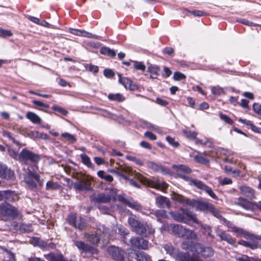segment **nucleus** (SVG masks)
<instances>
[{
	"instance_id": "obj_32",
	"label": "nucleus",
	"mask_w": 261,
	"mask_h": 261,
	"mask_svg": "<svg viewBox=\"0 0 261 261\" xmlns=\"http://www.w3.org/2000/svg\"><path fill=\"white\" fill-rule=\"evenodd\" d=\"M148 167L150 169L156 172H165L166 171V169L164 168V167L162 166L155 163H154L153 162H148Z\"/></svg>"
},
{
	"instance_id": "obj_20",
	"label": "nucleus",
	"mask_w": 261,
	"mask_h": 261,
	"mask_svg": "<svg viewBox=\"0 0 261 261\" xmlns=\"http://www.w3.org/2000/svg\"><path fill=\"white\" fill-rule=\"evenodd\" d=\"M147 215L151 216L152 218H154L153 216H154L157 219L158 221L161 223H162L161 217H167L166 212L165 210H151Z\"/></svg>"
},
{
	"instance_id": "obj_18",
	"label": "nucleus",
	"mask_w": 261,
	"mask_h": 261,
	"mask_svg": "<svg viewBox=\"0 0 261 261\" xmlns=\"http://www.w3.org/2000/svg\"><path fill=\"white\" fill-rule=\"evenodd\" d=\"M217 235L220 238L221 241H226L231 245L237 246V245L235 244L234 240L229 234L227 233L224 230H220L218 232Z\"/></svg>"
},
{
	"instance_id": "obj_27",
	"label": "nucleus",
	"mask_w": 261,
	"mask_h": 261,
	"mask_svg": "<svg viewBox=\"0 0 261 261\" xmlns=\"http://www.w3.org/2000/svg\"><path fill=\"white\" fill-rule=\"evenodd\" d=\"M3 255V259L4 261H15L14 254L7 249L2 248Z\"/></svg>"
},
{
	"instance_id": "obj_49",
	"label": "nucleus",
	"mask_w": 261,
	"mask_h": 261,
	"mask_svg": "<svg viewBox=\"0 0 261 261\" xmlns=\"http://www.w3.org/2000/svg\"><path fill=\"white\" fill-rule=\"evenodd\" d=\"M194 159L195 161H196L197 162L204 165H206L208 164L209 162L208 160L206 159L205 158L198 154L195 155L194 156Z\"/></svg>"
},
{
	"instance_id": "obj_57",
	"label": "nucleus",
	"mask_w": 261,
	"mask_h": 261,
	"mask_svg": "<svg viewBox=\"0 0 261 261\" xmlns=\"http://www.w3.org/2000/svg\"><path fill=\"white\" fill-rule=\"evenodd\" d=\"M166 140L169 143L170 145L174 147H178L179 145L178 142L175 141L174 139L170 136H167L166 137Z\"/></svg>"
},
{
	"instance_id": "obj_41",
	"label": "nucleus",
	"mask_w": 261,
	"mask_h": 261,
	"mask_svg": "<svg viewBox=\"0 0 261 261\" xmlns=\"http://www.w3.org/2000/svg\"><path fill=\"white\" fill-rule=\"evenodd\" d=\"M178 175L182 179H184L186 181H187L189 182V183H190V184L191 185H194L195 187H196V182L200 181V180H197V179H193L189 177V176L186 175L185 174V173H178Z\"/></svg>"
},
{
	"instance_id": "obj_31",
	"label": "nucleus",
	"mask_w": 261,
	"mask_h": 261,
	"mask_svg": "<svg viewBox=\"0 0 261 261\" xmlns=\"http://www.w3.org/2000/svg\"><path fill=\"white\" fill-rule=\"evenodd\" d=\"M160 69L159 66L155 65H150L148 67V71L151 75L150 78L155 79L159 74Z\"/></svg>"
},
{
	"instance_id": "obj_6",
	"label": "nucleus",
	"mask_w": 261,
	"mask_h": 261,
	"mask_svg": "<svg viewBox=\"0 0 261 261\" xmlns=\"http://www.w3.org/2000/svg\"><path fill=\"white\" fill-rule=\"evenodd\" d=\"M108 252L117 261H131L124 251L118 247L110 246Z\"/></svg>"
},
{
	"instance_id": "obj_7",
	"label": "nucleus",
	"mask_w": 261,
	"mask_h": 261,
	"mask_svg": "<svg viewBox=\"0 0 261 261\" xmlns=\"http://www.w3.org/2000/svg\"><path fill=\"white\" fill-rule=\"evenodd\" d=\"M34 179L38 183L40 186L43 185V180L40 178L39 175L36 172H33L28 169V172L24 177L25 182L32 188H36L37 184Z\"/></svg>"
},
{
	"instance_id": "obj_15",
	"label": "nucleus",
	"mask_w": 261,
	"mask_h": 261,
	"mask_svg": "<svg viewBox=\"0 0 261 261\" xmlns=\"http://www.w3.org/2000/svg\"><path fill=\"white\" fill-rule=\"evenodd\" d=\"M119 82L122 84L126 89H128L131 91L137 90V85L134 84L132 81L127 77H122L120 74H118Z\"/></svg>"
},
{
	"instance_id": "obj_13",
	"label": "nucleus",
	"mask_w": 261,
	"mask_h": 261,
	"mask_svg": "<svg viewBox=\"0 0 261 261\" xmlns=\"http://www.w3.org/2000/svg\"><path fill=\"white\" fill-rule=\"evenodd\" d=\"M73 187L76 191H89L91 190L90 184L87 179H83L73 184Z\"/></svg>"
},
{
	"instance_id": "obj_42",
	"label": "nucleus",
	"mask_w": 261,
	"mask_h": 261,
	"mask_svg": "<svg viewBox=\"0 0 261 261\" xmlns=\"http://www.w3.org/2000/svg\"><path fill=\"white\" fill-rule=\"evenodd\" d=\"M173 199L174 200L178 201L181 203L186 204H187L189 205V203H191L192 202V200L186 199L185 197H184L181 195H177L174 196L173 197Z\"/></svg>"
},
{
	"instance_id": "obj_39",
	"label": "nucleus",
	"mask_w": 261,
	"mask_h": 261,
	"mask_svg": "<svg viewBox=\"0 0 261 261\" xmlns=\"http://www.w3.org/2000/svg\"><path fill=\"white\" fill-rule=\"evenodd\" d=\"M80 156L82 162L84 165H85L88 168H93V165L91 162L90 158L86 154L82 153L80 155Z\"/></svg>"
},
{
	"instance_id": "obj_59",
	"label": "nucleus",
	"mask_w": 261,
	"mask_h": 261,
	"mask_svg": "<svg viewBox=\"0 0 261 261\" xmlns=\"http://www.w3.org/2000/svg\"><path fill=\"white\" fill-rule=\"evenodd\" d=\"M134 68L137 70L144 71L146 67L142 62H139L135 61L134 62Z\"/></svg>"
},
{
	"instance_id": "obj_47",
	"label": "nucleus",
	"mask_w": 261,
	"mask_h": 261,
	"mask_svg": "<svg viewBox=\"0 0 261 261\" xmlns=\"http://www.w3.org/2000/svg\"><path fill=\"white\" fill-rule=\"evenodd\" d=\"M61 137L66 139L67 141L73 143L76 142V139L75 137L68 133H64L61 134Z\"/></svg>"
},
{
	"instance_id": "obj_16",
	"label": "nucleus",
	"mask_w": 261,
	"mask_h": 261,
	"mask_svg": "<svg viewBox=\"0 0 261 261\" xmlns=\"http://www.w3.org/2000/svg\"><path fill=\"white\" fill-rule=\"evenodd\" d=\"M14 173L7 166L0 162V177L5 179H11Z\"/></svg>"
},
{
	"instance_id": "obj_53",
	"label": "nucleus",
	"mask_w": 261,
	"mask_h": 261,
	"mask_svg": "<svg viewBox=\"0 0 261 261\" xmlns=\"http://www.w3.org/2000/svg\"><path fill=\"white\" fill-rule=\"evenodd\" d=\"M211 91L215 95H220L223 93V89L219 86L212 87Z\"/></svg>"
},
{
	"instance_id": "obj_24",
	"label": "nucleus",
	"mask_w": 261,
	"mask_h": 261,
	"mask_svg": "<svg viewBox=\"0 0 261 261\" xmlns=\"http://www.w3.org/2000/svg\"><path fill=\"white\" fill-rule=\"evenodd\" d=\"M108 98L110 101H117L121 102L125 100L124 96L119 93H109L108 95Z\"/></svg>"
},
{
	"instance_id": "obj_9",
	"label": "nucleus",
	"mask_w": 261,
	"mask_h": 261,
	"mask_svg": "<svg viewBox=\"0 0 261 261\" xmlns=\"http://www.w3.org/2000/svg\"><path fill=\"white\" fill-rule=\"evenodd\" d=\"M227 226L228 228L231 229V231L236 234L237 237H242L244 238L251 239L252 238L251 237H253V233L246 231L242 228L236 226L230 222L227 223Z\"/></svg>"
},
{
	"instance_id": "obj_40",
	"label": "nucleus",
	"mask_w": 261,
	"mask_h": 261,
	"mask_svg": "<svg viewBox=\"0 0 261 261\" xmlns=\"http://www.w3.org/2000/svg\"><path fill=\"white\" fill-rule=\"evenodd\" d=\"M19 229L21 232H29L33 231L32 226L31 224L21 223L19 225Z\"/></svg>"
},
{
	"instance_id": "obj_1",
	"label": "nucleus",
	"mask_w": 261,
	"mask_h": 261,
	"mask_svg": "<svg viewBox=\"0 0 261 261\" xmlns=\"http://www.w3.org/2000/svg\"><path fill=\"white\" fill-rule=\"evenodd\" d=\"M111 172L113 174H116L118 176L120 177H122L123 173H125L128 174V175L134 177L137 180H138L140 182L143 184V185L151 187L152 185L150 182V181L145 177L143 176L141 174L136 172L135 171H133V169L128 166H121L119 170H112Z\"/></svg>"
},
{
	"instance_id": "obj_3",
	"label": "nucleus",
	"mask_w": 261,
	"mask_h": 261,
	"mask_svg": "<svg viewBox=\"0 0 261 261\" xmlns=\"http://www.w3.org/2000/svg\"><path fill=\"white\" fill-rule=\"evenodd\" d=\"M18 215L19 212L15 206L7 202L0 203V217L13 220Z\"/></svg>"
},
{
	"instance_id": "obj_60",
	"label": "nucleus",
	"mask_w": 261,
	"mask_h": 261,
	"mask_svg": "<svg viewBox=\"0 0 261 261\" xmlns=\"http://www.w3.org/2000/svg\"><path fill=\"white\" fill-rule=\"evenodd\" d=\"M173 79L175 81H180L186 79V76L179 72H175L174 73Z\"/></svg>"
},
{
	"instance_id": "obj_30",
	"label": "nucleus",
	"mask_w": 261,
	"mask_h": 261,
	"mask_svg": "<svg viewBox=\"0 0 261 261\" xmlns=\"http://www.w3.org/2000/svg\"><path fill=\"white\" fill-rule=\"evenodd\" d=\"M137 234L141 235L143 237L147 236V228L146 224H144L141 222L138 225L134 230Z\"/></svg>"
},
{
	"instance_id": "obj_25",
	"label": "nucleus",
	"mask_w": 261,
	"mask_h": 261,
	"mask_svg": "<svg viewBox=\"0 0 261 261\" xmlns=\"http://www.w3.org/2000/svg\"><path fill=\"white\" fill-rule=\"evenodd\" d=\"M14 193L10 190L0 191V201L7 200L11 201L13 199Z\"/></svg>"
},
{
	"instance_id": "obj_48",
	"label": "nucleus",
	"mask_w": 261,
	"mask_h": 261,
	"mask_svg": "<svg viewBox=\"0 0 261 261\" xmlns=\"http://www.w3.org/2000/svg\"><path fill=\"white\" fill-rule=\"evenodd\" d=\"M127 221L129 225L132 227L134 230H135L136 228H137L141 222L133 217H129Z\"/></svg>"
},
{
	"instance_id": "obj_33",
	"label": "nucleus",
	"mask_w": 261,
	"mask_h": 261,
	"mask_svg": "<svg viewBox=\"0 0 261 261\" xmlns=\"http://www.w3.org/2000/svg\"><path fill=\"white\" fill-rule=\"evenodd\" d=\"M135 258L137 261H152L149 256L143 251H138Z\"/></svg>"
},
{
	"instance_id": "obj_12",
	"label": "nucleus",
	"mask_w": 261,
	"mask_h": 261,
	"mask_svg": "<svg viewBox=\"0 0 261 261\" xmlns=\"http://www.w3.org/2000/svg\"><path fill=\"white\" fill-rule=\"evenodd\" d=\"M252 238V239L246 238V239L250 240L249 241L240 240L239 241L238 244L252 250H254L258 248H261V244L259 245L258 242L256 241L255 235L253 233V237Z\"/></svg>"
},
{
	"instance_id": "obj_54",
	"label": "nucleus",
	"mask_w": 261,
	"mask_h": 261,
	"mask_svg": "<svg viewBox=\"0 0 261 261\" xmlns=\"http://www.w3.org/2000/svg\"><path fill=\"white\" fill-rule=\"evenodd\" d=\"M116 232L122 236H125L128 233V231L122 226H119L116 229Z\"/></svg>"
},
{
	"instance_id": "obj_51",
	"label": "nucleus",
	"mask_w": 261,
	"mask_h": 261,
	"mask_svg": "<svg viewBox=\"0 0 261 261\" xmlns=\"http://www.w3.org/2000/svg\"><path fill=\"white\" fill-rule=\"evenodd\" d=\"M219 116L220 118V119L225 122L226 123L229 124H232L233 123V120L228 116H227L226 115L222 113H220L219 114Z\"/></svg>"
},
{
	"instance_id": "obj_23",
	"label": "nucleus",
	"mask_w": 261,
	"mask_h": 261,
	"mask_svg": "<svg viewBox=\"0 0 261 261\" xmlns=\"http://www.w3.org/2000/svg\"><path fill=\"white\" fill-rule=\"evenodd\" d=\"M111 200V197L104 193H99L96 195L93 200L96 203H108Z\"/></svg>"
},
{
	"instance_id": "obj_36",
	"label": "nucleus",
	"mask_w": 261,
	"mask_h": 261,
	"mask_svg": "<svg viewBox=\"0 0 261 261\" xmlns=\"http://www.w3.org/2000/svg\"><path fill=\"white\" fill-rule=\"evenodd\" d=\"M240 201L236 202V204L241 206L246 210H249L252 207L251 202H249L245 199L239 198Z\"/></svg>"
},
{
	"instance_id": "obj_64",
	"label": "nucleus",
	"mask_w": 261,
	"mask_h": 261,
	"mask_svg": "<svg viewBox=\"0 0 261 261\" xmlns=\"http://www.w3.org/2000/svg\"><path fill=\"white\" fill-rule=\"evenodd\" d=\"M238 261H254V257H250L247 255L239 257L237 258Z\"/></svg>"
},
{
	"instance_id": "obj_8",
	"label": "nucleus",
	"mask_w": 261,
	"mask_h": 261,
	"mask_svg": "<svg viewBox=\"0 0 261 261\" xmlns=\"http://www.w3.org/2000/svg\"><path fill=\"white\" fill-rule=\"evenodd\" d=\"M68 222L70 225L81 230L86 227L85 220L81 217H79L78 218H76L74 214L69 215L68 217Z\"/></svg>"
},
{
	"instance_id": "obj_50",
	"label": "nucleus",
	"mask_w": 261,
	"mask_h": 261,
	"mask_svg": "<svg viewBox=\"0 0 261 261\" xmlns=\"http://www.w3.org/2000/svg\"><path fill=\"white\" fill-rule=\"evenodd\" d=\"M208 212L217 218L220 219L222 217L220 211L215 208L212 204L209 209Z\"/></svg>"
},
{
	"instance_id": "obj_44",
	"label": "nucleus",
	"mask_w": 261,
	"mask_h": 261,
	"mask_svg": "<svg viewBox=\"0 0 261 261\" xmlns=\"http://www.w3.org/2000/svg\"><path fill=\"white\" fill-rule=\"evenodd\" d=\"M126 205L129 207L136 211H140L142 208V206L140 204H139L137 201H135L133 200H128Z\"/></svg>"
},
{
	"instance_id": "obj_22",
	"label": "nucleus",
	"mask_w": 261,
	"mask_h": 261,
	"mask_svg": "<svg viewBox=\"0 0 261 261\" xmlns=\"http://www.w3.org/2000/svg\"><path fill=\"white\" fill-rule=\"evenodd\" d=\"M240 190L242 194L250 198H254V190L247 186H242L240 187Z\"/></svg>"
},
{
	"instance_id": "obj_35",
	"label": "nucleus",
	"mask_w": 261,
	"mask_h": 261,
	"mask_svg": "<svg viewBox=\"0 0 261 261\" xmlns=\"http://www.w3.org/2000/svg\"><path fill=\"white\" fill-rule=\"evenodd\" d=\"M27 118L34 123H40L41 119L40 117L33 112H28L26 115Z\"/></svg>"
},
{
	"instance_id": "obj_62",
	"label": "nucleus",
	"mask_w": 261,
	"mask_h": 261,
	"mask_svg": "<svg viewBox=\"0 0 261 261\" xmlns=\"http://www.w3.org/2000/svg\"><path fill=\"white\" fill-rule=\"evenodd\" d=\"M12 36V33L9 30H5L0 29V36L2 37H10Z\"/></svg>"
},
{
	"instance_id": "obj_55",
	"label": "nucleus",
	"mask_w": 261,
	"mask_h": 261,
	"mask_svg": "<svg viewBox=\"0 0 261 261\" xmlns=\"http://www.w3.org/2000/svg\"><path fill=\"white\" fill-rule=\"evenodd\" d=\"M86 69L93 73H96L98 71V67L92 64H86L85 66Z\"/></svg>"
},
{
	"instance_id": "obj_19",
	"label": "nucleus",
	"mask_w": 261,
	"mask_h": 261,
	"mask_svg": "<svg viewBox=\"0 0 261 261\" xmlns=\"http://www.w3.org/2000/svg\"><path fill=\"white\" fill-rule=\"evenodd\" d=\"M155 203L156 205L160 208H169L170 206L169 200L167 198L162 196H159L156 198Z\"/></svg>"
},
{
	"instance_id": "obj_37",
	"label": "nucleus",
	"mask_w": 261,
	"mask_h": 261,
	"mask_svg": "<svg viewBox=\"0 0 261 261\" xmlns=\"http://www.w3.org/2000/svg\"><path fill=\"white\" fill-rule=\"evenodd\" d=\"M173 168L176 170L177 174L184 172L186 173H189L191 172V169L188 166L184 165H173Z\"/></svg>"
},
{
	"instance_id": "obj_26",
	"label": "nucleus",
	"mask_w": 261,
	"mask_h": 261,
	"mask_svg": "<svg viewBox=\"0 0 261 261\" xmlns=\"http://www.w3.org/2000/svg\"><path fill=\"white\" fill-rule=\"evenodd\" d=\"M196 244L190 241H184L181 244V248L186 250H188L193 252H196Z\"/></svg>"
},
{
	"instance_id": "obj_46",
	"label": "nucleus",
	"mask_w": 261,
	"mask_h": 261,
	"mask_svg": "<svg viewBox=\"0 0 261 261\" xmlns=\"http://www.w3.org/2000/svg\"><path fill=\"white\" fill-rule=\"evenodd\" d=\"M154 182V187L157 189H165L168 187V185L163 181L155 179Z\"/></svg>"
},
{
	"instance_id": "obj_56",
	"label": "nucleus",
	"mask_w": 261,
	"mask_h": 261,
	"mask_svg": "<svg viewBox=\"0 0 261 261\" xmlns=\"http://www.w3.org/2000/svg\"><path fill=\"white\" fill-rule=\"evenodd\" d=\"M3 135L4 137H7V138H8L10 140L12 141L14 143H15L16 144H19L18 141L15 140V138L12 136L10 132L6 131V130H4L3 132Z\"/></svg>"
},
{
	"instance_id": "obj_28",
	"label": "nucleus",
	"mask_w": 261,
	"mask_h": 261,
	"mask_svg": "<svg viewBox=\"0 0 261 261\" xmlns=\"http://www.w3.org/2000/svg\"><path fill=\"white\" fill-rule=\"evenodd\" d=\"M44 256L48 261H62V254L61 253H50Z\"/></svg>"
},
{
	"instance_id": "obj_11",
	"label": "nucleus",
	"mask_w": 261,
	"mask_h": 261,
	"mask_svg": "<svg viewBox=\"0 0 261 261\" xmlns=\"http://www.w3.org/2000/svg\"><path fill=\"white\" fill-rule=\"evenodd\" d=\"M74 245L81 252L90 253L94 254L97 252V250L93 247L86 244L81 241H74Z\"/></svg>"
},
{
	"instance_id": "obj_17",
	"label": "nucleus",
	"mask_w": 261,
	"mask_h": 261,
	"mask_svg": "<svg viewBox=\"0 0 261 261\" xmlns=\"http://www.w3.org/2000/svg\"><path fill=\"white\" fill-rule=\"evenodd\" d=\"M196 187L200 190L204 191L210 196H211L212 198L215 200H217L218 197L214 193L212 189L205 185L202 181H196Z\"/></svg>"
},
{
	"instance_id": "obj_34",
	"label": "nucleus",
	"mask_w": 261,
	"mask_h": 261,
	"mask_svg": "<svg viewBox=\"0 0 261 261\" xmlns=\"http://www.w3.org/2000/svg\"><path fill=\"white\" fill-rule=\"evenodd\" d=\"M176 257H178L180 261H194L196 258V257H190L188 253L178 252Z\"/></svg>"
},
{
	"instance_id": "obj_4",
	"label": "nucleus",
	"mask_w": 261,
	"mask_h": 261,
	"mask_svg": "<svg viewBox=\"0 0 261 261\" xmlns=\"http://www.w3.org/2000/svg\"><path fill=\"white\" fill-rule=\"evenodd\" d=\"M40 159V156L38 154L26 148L23 149L19 153V162L21 164L27 165L29 161L34 164H37Z\"/></svg>"
},
{
	"instance_id": "obj_45",
	"label": "nucleus",
	"mask_w": 261,
	"mask_h": 261,
	"mask_svg": "<svg viewBox=\"0 0 261 261\" xmlns=\"http://www.w3.org/2000/svg\"><path fill=\"white\" fill-rule=\"evenodd\" d=\"M140 238L133 237L130 239L129 242L133 247L140 249Z\"/></svg>"
},
{
	"instance_id": "obj_21",
	"label": "nucleus",
	"mask_w": 261,
	"mask_h": 261,
	"mask_svg": "<svg viewBox=\"0 0 261 261\" xmlns=\"http://www.w3.org/2000/svg\"><path fill=\"white\" fill-rule=\"evenodd\" d=\"M84 238L89 242L92 244H97L100 240V237L97 233L89 234L87 232L84 233Z\"/></svg>"
},
{
	"instance_id": "obj_10",
	"label": "nucleus",
	"mask_w": 261,
	"mask_h": 261,
	"mask_svg": "<svg viewBox=\"0 0 261 261\" xmlns=\"http://www.w3.org/2000/svg\"><path fill=\"white\" fill-rule=\"evenodd\" d=\"M195 253L201 255L203 257L207 258L214 254V250L210 247H204L200 243H196Z\"/></svg>"
},
{
	"instance_id": "obj_61",
	"label": "nucleus",
	"mask_w": 261,
	"mask_h": 261,
	"mask_svg": "<svg viewBox=\"0 0 261 261\" xmlns=\"http://www.w3.org/2000/svg\"><path fill=\"white\" fill-rule=\"evenodd\" d=\"M103 74L107 78H112L115 75V73L110 69H106L103 70Z\"/></svg>"
},
{
	"instance_id": "obj_43",
	"label": "nucleus",
	"mask_w": 261,
	"mask_h": 261,
	"mask_svg": "<svg viewBox=\"0 0 261 261\" xmlns=\"http://www.w3.org/2000/svg\"><path fill=\"white\" fill-rule=\"evenodd\" d=\"M60 187V185L57 182L48 181L46 184V190L48 191L57 190Z\"/></svg>"
},
{
	"instance_id": "obj_14",
	"label": "nucleus",
	"mask_w": 261,
	"mask_h": 261,
	"mask_svg": "<svg viewBox=\"0 0 261 261\" xmlns=\"http://www.w3.org/2000/svg\"><path fill=\"white\" fill-rule=\"evenodd\" d=\"M211 205L212 204L210 203L200 200H192V202L189 203V205L195 207L198 210L207 212H208Z\"/></svg>"
},
{
	"instance_id": "obj_63",
	"label": "nucleus",
	"mask_w": 261,
	"mask_h": 261,
	"mask_svg": "<svg viewBox=\"0 0 261 261\" xmlns=\"http://www.w3.org/2000/svg\"><path fill=\"white\" fill-rule=\"evenodd\" d=\"M253 109L255 113L261 116V105L254 103L253 105Z\"/></svg>"
},
{
	"instance_id": "obj_5",
	"label": "nucleus",
	"mask_w": 261,
	"mask_h": 261,
	"mask_svg": "<svg viewBox=\"0 0 261 261\" xmlns=\"http://www.w3.org/2000/svg\"><path fill=\"white\" fill-rule=\"evenodd\" d=\"M171 227L173 232L179 237L192 239L196 238V234L193 230L187 229L180 225H171Z\"/></svg>"
},
{
	"instance_id": "obj_58",
	"label": "nucleus",
	"mask_w": 261,
	"mask_h": 261,
	"mask_svg": "<svg viewBox=\"0 0 261 261\" xmlns=\"http://www.w3.org/2000/svg\"><path fill=\"white\" fill-rule=\"evenodd\" d=\"M52 109L55 111L58 112L62 115L66 116L68 114V111L61 107L56 106H53Z\"/></svg>"
},
{
	"instance_id": "obj_2",
	"label": "nucleus",
	"mask_w": 261,
	"mask_h": 261,
	"mask_svg": "<svg viewBox=\"0 0 261 261\" xmlns=\"http://www.w3.org/2000/svg\"><path fill=\"white\" fill-rule=\"evenodd\" d=\"M170 215L174 220L179 222L188 224L192 221L197 224L199 223V221L192 212L182 208L178 212H171Z\"/></svg>"
},
{
	"instance_id": "obj_38",
	"label": "nucleus",
	"mask_w": 261,
	"mask_h": 261,
	"mask_svg": "<svg viewBox=\"0 0 261 261\" xmlns=\"http://www.w3.org/2000/svg\"><path fill=\"white\" fill-rule=\"evenodd\" d=\"M100 53L105 55H107L111 57H114L116 56V52L113 49H110L108 47H102L100 49Z\"/></svg>"
},
{
	"instance_id": "obj_29",
	"label": "nucleus",
	"mask_w": 261,
	"mask_h": 261,
	"mask_svg": "<svg viewBox=\"0 0 261 261\" xmlns=\"http://www.w3.org/2000/svg\"><path fill=\"white\" fill-rule=\"evenodd\" d=\"M163 247L166 252V253L169 254L173 257L176 256L178 250L174 248L171 245L164 244Z\"/></svg>"
},
{
	"instance_id": "obj_52",
	"label": "nucleus",
	"mask_w": 261,
	"mask_h": 261,
	"mask_svg": "<svg viewBox=\"0 0 261 261\" xmlns=\"http://www.w3.org/2000/svg\"><path fill=\"white\" fill-rule=\"evenodd\" d=\"M126 159L129 161H132L135 163L137 165H143V162L141 160L137 158L134 156L132 155H127L126 156Z\"/></svg>"
}]
</instances>
